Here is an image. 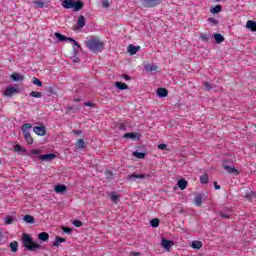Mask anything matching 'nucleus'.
<instances>
[{
  "instance_id": "obj_1",
  "label": "nucleus",
  "mask_w": 256,
  "mask_h": 256,
  "mask_svg": "<svg viewBox=\"0 0 256 256\" xmlns=\"http://www.w3.org/2000/svg\"><path fill=\"white\" fill-rule=\"evenodd\" d=\"M86 47L91 52L99 53L104 50V42L101 41L99 38L94 37L86 41Z\"/></svg>"
},
{
  "instance_id": "obj_2",
  "label": "nucleus",
  "mask_w": 256,
  "mask_h": 256,
  "mask_svg": "<svg viewBox=\"0 0 256 256\" xmlns=\"http://www.w3.org/2000/svg\"><path fill=\"white\" fill-rule=\"evenodd\" d=\"M22 246L29 251H36L37 249H40V244L35 243L33 238H31L28 234H23Z\"/></svg>"
},
{
  "instance_id": "obj_3",
  "label": "nucleus",
  "mask_w": 256,
  "mask_h": 256,
  "mask_svg": "<svg viewBox=\"0 0 256 256\" xmlns=\"http://www.w3.org/2000/svg\"><path fill=\"white\" fill-rule=\"evenodd\" d=\"M64 9H74L76 12L80 11L84 7V3L81 0H77L73 2V0H63L61 3Z\"/></svg>"
},
{
  "instance_id": "obj_4",
  "label": "nucleus",
  "mask_w": 256,
  "mask_h": 256,
  "mask_svg": "<svg viewBox=\"0 0 256 256\" xmlns=\"http://www.w3.org/2000/svg\"><path fill=\"white\" fill-rule=\"evenodd\" d=\"M33 127V125H31L30 123H24L21 127V130L23 132V136L24 139L26 141V143H28L29 145L34 143V138L33 136H31L29 130Z\"/></svg>"
},
{
  "instance_id": "obj_5",
  "label": "nucleus",
  "mask_w": 256,
  "mask_h": 256,
  "mask_svg": "<svg viewBox=\"0 0 256 256\" xmlns=\"http://www.w3.org/2000/svg\"><path fill=\"white\" fill-rule=\"evenodd\" d=\"M144 8H155L163 2V0H140Z\"/></svg>"
},
{
  "instance_id": "obj_6",
  "label": "nucleus",
  "mask_w": 256,
  "mask_h": 256,
  "mask_svg": "<svg viewBox=\"0 0 256 256\" xmlns=\"http://www.w3.org/2000/svg\"><path fill=\"white\" fill-rule=\"evenodd\" d=\"M223 168L227 171L228 174L240 175L239 170L235 169L234 166L227 165L225 161L223 162Z\"/></svg>"
},
{
  "instance_id": "obj_7",
  "label": "nucleus",
  "mask_w": 256,
  "mask_h": 256,
  "mask_svg": "<svg viewBox=\"0 0 256 256\" xmlns=\"http://www.w3.org/2000/svg\"><path fill=\"white\" fill-rule=\"evenodd\" d=\"M38 159L44 161V162H50L54 159H56V154L54 153H47V154H43V155H39Z\"/></svg>"
},
{
  "instance_id": "obj_8",
  "label": "nucleus",
  "mask_w": 256,
  "mask_h": 256,
  "mask_svg": "<svg viewBox=\"0 0 256 256\" xmlns=\"http://www.w3.org/2000/svg\"><path fill=\"white\" fill-rule=\"evenodd\" d=\"M148 177H149V175H147V174H136V173H133V174L127 176V180H133V181H136L137 179L145 180Z\"/></svg>"
},
{
  "instance_id": "obj_9",
  "label": "nucleus",
  "mask_w": 256,
  "mask_h": 256,
  "mask_svg": "<svg viewBox=\"0 0 256 256\" xmlns=\"http://www.w3.org/2000/svg\"><path fill=\"white\" fill-rule=\"evenodd\" d=\"M174 245H175L174 241L162 238L161 246L166 251H170V248L173 247Z\"/></svg>"
},
{
  "instance_id": "obj_10",
  "label": "nucleus",
  "mask_w": 256,
  "mask_h": 256,
  "mask_svg": "<svg viewBox=\"0 0 256 256\" xmlns=\"http://www.w3.org/2000/svg\"><path fill=\"white\" fill-rule=\"evenodd\" d=\"M33 132L36 135L45 136L46 135V127L45 126H36L33 128Z\"/></svg>"
},
{
  "instance_id": "obj_11",
  "label": "nucleus",
  "mask_w": 256,
  "mask_h": 256,
  "mask_svg": "<svg viewBox=\"0 0 256 256\" xmlns=\"http://www.w3.org/2000/svg\"><path fill=\"white\" fill-rule=\"evenodd\" d=\"M18 89L13 86H8L5 89L4 96L11 97L13 94L17 93Z\"/></svg>"
},
{
  "instance_id": "obj_12",
  "label": "nucleus",
  "mask_w": 256,
  "mask_h": 256,
  "mask_svg": "<svg viewBox=\"0 0 256 256\" xmlns=\"http://www.w3.org/2000/svg\"><path fill=\"white\" fill-rule=\"evenodd\" d=\"M140 50H141L140 46H133L132 44L128 45V48H127V52L130 53V55L132 56L136 55Z\"/></svg>"
},
{
  "instance_id": "obj_13",
  "label": "nucleus",
  "mask_w": 256,
  "mask_h": 256,
  "mask_svg": "<svg viewBox=\"0 0 256 256\" xmlns=\"http://www.w3.org/2000/svg\"><path fill=\"white\" fill-rule=\"evenodd\" d=\"M156 96L159 98H166L168 96V90L166 88L160 87L156 90Z\"/></svg>"
},
{
  "instance_id": "obj_14",
  "label": "nucleus",
  "mask_w": 256,
  "mask_h": 256,
  "mask_svg": "<svg viewBox=\"0 0 256 256\" xmlns=\"http://www.w3.org/2000/svg\"><path fill=\"white\" fill-rule=\"evenodd\" d=\"M222 10H223V6H222L221 4H217V5H215V7H212V8L210 9V13H211L212 15H216V14L221 13Z\"/></svg>"
},
{
  "instance_id": "obj_15",
  "label": "nucleus",
  "mask_w": 256,
  "mask_h": 256,
  "mask_svg": "<svg viewBox=\"0 0 256 256\" xmlns=\"http://www.w3.org/2000/svg\"><path fill=\"white\" fill-rule=\"evenodd\" d=\"M144 69L146 71V73H151V72H155L158 70V66L156 65H151L149 63L144 65Z\"/></svg>"
},
{
  "instance_id": "obj_16",
  "label": "nucleus",
  "mask_w": 256,
  "mask_h": 256,
  "mask_svg": "<svg viewBox=\"0 0 256 256\" xmlns=\"http://www.w3.org/2000/svg\"><path fill=\"white\" fill-rule=\"evenodd\" d=\"M54 37L58 39L59 42L63 43L65 41H69L72 37H65L59 32L54 33Z\"/></svg>"
},
{
  "instance_id": "obj_17",
  "label": "nucleus",
  "mask_w": 256,
  "mask_h": 256,
  "mask_svg": "<svg viewBox=\"0 0 256 256\" xmlns=\"http://www.w3.org/2000/svg\"><path fill=\"white\" fill-rule=\"evenodd\" d=\"M193 203H195L196 207H202V203H203L202 194H197L195 196V199L193 200Z\"/></svg>"
},
{
  "instance_id": "obj_18",
  "label": "nucleus",
  "mask_w": 256,
  "mask_h": 256,
  "mask_svg": "<svg viewBox=\"0 0 256 256\" xmlns=\"http://www.w3.org/2000/svg\"><path fill=\"white\" fill-rule=\"evenodd\" d=\"M65 242H66V239L64 237L57 236L56 239L54 240L52 246L58 248L60 244L65 243Z\"/></svg>"
},
{
  "instance_id": "obj_19",
  "label": "nucleus",
  "mask_w": 256,
  "mask_h": 256,
  "mask_svg": "<svg viewBox=\"0 0 256 256\" xmlns=\"http://www.w3.org/2000/svg\"><path fill=\"white\" fill-rule=\"evenodd\" d=\"M67 191V187L65 185H57L54 186V192L58 194H62Z\"/></svg>"
},
{
  "instance_id": "obj_20",
  "label": "nucleus",
  "mask_w": 256,
  "mask_h": 256,
  "mask_svg": "<svg viewBox=\"0 0 256 256\" xmlns=\"http://www.w3.org/2000/svg\"><path fill=\"white\" fill-rule=\"evenodd\" d=\"M246 27L252 32H256V22L253 20H248L246 23Z\"/></svg>"
},
{
  "instance_id": "obj_21",
  "label": "nucleus",
  "mask_w": 256,
  "mask_h": 256,
  "mask_svg": "<svg viewBox=\"0 0 256 256\" xmlns=\"http://www.w3.org/2000/svg\"><path fill=\"white\" fill-rule=\"evenodd\" d=\"M188 182L185 179H180L178 181V187L180 188V190L184 191L187 188Z\"/></svg>"
},
{
  "instance_id": "obj_22",
  "label": "nucleus",
  "mask_w": 256,
  "mask_h": 256,
  "mask_svg": "<svg viewBox=\"0 0 256 256\" xmlns=\"http://www.w3.org/2000/svg\"><path fill=\"white\" fill-rule=\"evenodd\" d=\"M11 79L15 82H22L23 81V76H21L19 73H13L11 75Z\"/></svg>"
},
{
  "instance_id": "obj_23",
  "label": "nucleus",
  "mask_w": 256,
  "mask_h": 256,
  "mask_svg": "<svg viewBox=\"0 0 256 256\" xmlns=\"http://www.w3.org/2000/svg\"><path fill=\"white\" fill-rule=\"evenodd\" d=\"M38 239L40 241H43V242H46L49 240V234L46 233V232H41L39 235H38Z\"/></svg>"
},
{
  "instance_id": "obj_24",
  "label": "nucleus",
  "mask_w": 256,
  "mask_h": 256,
  "mask_svg": "<svg viewBox=\"0 0 256 256\" xmlns=\"http://www.w3.org/2000/svg\"><path fill=\"white\" fill-rule=\"evenodd\" d=\"M115 86L118 90L124 91L128 89V85L122 82L115 83Z\"/></svg>"
},
{
  "instance_id": "obj_25",
  "label": "nucleus",
  "mask_w": 256,
  "mask_h": 256,
  "mask_svg": "<svg viewBox=\"0 0 256 256\" xmlns=\"http://www.w3.org/2000/svg\"><path fill=\"white\" fill-rule=\"evenodd\" d=\"M243 197L245 199H247L248 201L252 202L253 199H256V193L251 191L250 193H247V194L243 195Z\"/></svg>"
},
{
  "instance_id": "obj_26",
  "label": "nucleus",
  "mask_w": 256,
  "mask_h": 256,
  "mask_svg": "<svg viewBox=\"0 0 256 256\" xmlns=\"http://www.w3.org/2000/svg\"><path fill=\"white\" fill-rule=\"evenodd\" d=\"M214 38H215L216 43H218V44L223 43L225 40V38L220 33H215Z\"/></svg>"
},
{
  "instance_id": "obj_27",
  "label": "nucleus",
  "mask_w": 256,
  "mask_h": 256,
  "mask_svg": "<svg viewBox=\"0 0 256 256\" xmlns=\"http://www.w3.org/2000/svg\"><path fill=\"white\" fill-rule=\"evenodd\" d=\"M86 25L85 17L80 15L78 18V26L79 28H83Z\"/></svg>"
},
{
  "instance_id": "obj_28",
  "label": "nucleus",
  "mask_w": 256,
  "mask_h": 256,
  "mask_svg": "<svg viewBox=\"0 0 256 256\" xmlns=\"http://www.w3.org/2000/svg\"><path fill=\"white\" fill-rule=\"evenodd\" d=\"M30 97L35 98V99H40L43 97V93L42 92H37V91H32L30 93Z\"/></svg>"
},
{
  "instance_id": "obj_29",
  "label": "nucleus",
  "mask_w": 256,
  "mask_h": 256,
  "mask_svg": "<svg viewBox=\"0 0 256 256\" xmlns=\"http://www.w3.org/2000/svg\"><path fill=\"white\" fill-rule=\"evenodd\" d=\"M192 249H201L203 244L201 241H193L191 244Z\"/></svg>"
},
{
  "instance_id": "obj_30",
  "label": "nucleus",
  "mask_w": 256,
  "mask_h": 256,
  "mask_svg": "<svg viewBox=\"0 0 256 256\" xmlns=\"http://www.w3.org/2000/svg\"><path fill=\"white\" fill-rule=\"evenodd\" d=\"M32 3L36 8L39 9H43L45 7V3L42 1L34 0Z\"/></svg>"
},
{
  "instance_id": "obj_31",
  "label": "nucleus",
  "mask_w": 256,
  "mask_h": 256,
  "mask_svg": "<svg viewBox=\"0 0 256 256\" xmlns=\"http://www.w3.org/2000/svg\"><path fill=\"white\" fill-rule=\"evenodd\" d=\"M76 145L78 149H85L86 147L85 141L82 138L77 140Z\"/></svg>"
},
{
  "instance_id": "obj_32",
  "label": "nucleus",
  "mask_w": 256,
  "mask_h": 256,
  "mask_svg": "<svg viewBox=\"0 0 256 256\" xmlns=\"http://www.w3.org/2000/svg\"><path fill=\"white\" fill-rule=\"evenodd\" d=\"M109 198L115 204H117L119 202V195L118 194L110 193Z\"/></svg>"
},
{
  "instance_id": "obj_33",
  "label": "nucleus",
  "mask_w": 256,
  "mask_h": 256,
  "mask_svg": "<svg viewBox=\"0 0 256 256\" xmlns=\"http://www.w3.org/2000/svg\"><path fill=\"white\" fill-rule=\"evenodd\" d=\"M24 222L29 223V224H34L35 223V219L31 215H25L24 216Z\"/></svg>"
},
{
  "instance_id": "obj_34",
  "label": "nucleus",
  "mask_w": 256,
  "mask_h": 256,
  "mask_svg": "<svg viewBox=\"0 0 256 256\" xmlns=\"http://www.w3.org/2000/svg\"><path fill=\"white\" fill-rule=\"evenodd\" d=\"M133 155L136 159H145L146 157L144 152H133Z\"/></svg>"
},
{
  "instance_id": "obj_35",
  "label": "nucleus",
  "mask_w": 256,
  "mask_h": 256,
  "mask_svg": "<svg viewBox=\"0 0 256 256\" xmlns=\"http://www.w3.org/2000/svg\"><path fill=\"white\" fill-rule=\"evenodd\" d=\"M10 247H11V251L13 253H16L18 251V242L17 241H13L11 244H10Z\"/></svg>"
},
{
  "instance_id": "obj_36",
  "label": "nucleus",
  "mask_w": 256,
  "mask_h": 256,
  "mask_svg": "<svg viewBox=\"0 0 256 256\" xmlns=\"http://www.w3.org/2000/svg\"><path fill=\"white\" fill-rule=\"evenodd\" d=\"M32 83H33L34 85L38 86V87H42V86H43V82H41V81L39 80V78L33 77V78H32Z\"/></svg>"
},
{
  "instance_id": "obj_37",
  "label": "nucleus",
  "mask_w": 256,
  "mask_h": 256,
  "mask_svg": "<svg viewBox=\"0 0 256 256\" xmlns=\"http://www.w3.org/2000/svg\"><path fill=\"white\" fill-rule=\"evenodd\" d=\"M160 224V220L158 218H155L153 220L150 221V225L154 228H157Z\"/></svg>"
},
{
  "instance_id": "obj_38",
  "label": "nucleus",
  "mask_w": 256,
  "mask_h": 256,
  "mask_svg": "<svg viewBox=\"0 0 256 256\" xmlns=\"http://www.w3.org/2000/svg\"><path fill=\"white\" fill-rule=\"evenodd\" d=\"M200 183H202V184L208 183V175L206 173L204 175L200 176Z\"/></svg>"
},
{
  "instance_id": "obj_39",
  "label": "nucleus",
  "mask_w": 256,
  "mask_h": 256,
  "mask_svg": "<svg viewBox=\"0 0 256 256\" xmlns=\"http://www.w3.org/2000/svg\"><path fill=\"white\" fill-rule=\"evenodd\" d=\"M124 139H135L136 138V134L135 133H126L124 134Z\"/></svg>"
},
{
  "instance_id": "obj_40",
  "label": "nucleus",
  "mask_w": 256,
  "mask_h": 256,
  "mask_svg": "<svg viewBox=\"0 0 256 256\" xmlns=\"http://www.w3.org/2000/svg\"><path fill=\"white\" fill-rule=\"evenodd\" d=\"M69 42L74 43V50H76V47L78 49H81V46L76 42V40L74 38H70Z\"/></svg>"
},
{
  "instance_id": "obj_41",
  "label": "nucleus",
  "mask_w": 256,
  "mask_h": 256,
  "mask_svg": "<svg viewBox=\"0 0 256 256\" xmlns=\"http://www.w3.org/2000/svg\"><path fill=\"white\" fill-rule=\"evenodd\" d=\"M13 223V218L11 216H7L5 218V225H11Z\"/></svg>"
},
{
  "instance_id": "obj_42",
  "label": "nucleus",
  "mask_w": 256,
  "mask_h": 256,
  "mask_svg": "<svg viewBox=\"0 0 256 256\" xmlns=\"http://www.w3.org/2000/svg\"><path fill=\"white\" fill-rule=\"evenodd\" d=\"M72 225H74L77 228H80L81 226H83V223L80 220H75L74 222H72Z\"/></svg>"
},
{
  "instance_id": "obj_43",
  "label": "nucleus",
  "mask_w": 256,
  "mask_h": 256,
  "mask_svg": "<svg viewBox=\"0 0 256 256\" xmlns=\"http://www.w3.org/2000/svg\"><path fill=\"white\" fill-rule=\"evenodd\" d=\"M201 40L204 42L210 41V36L207 34L201 35Z\"/></svg>"
},
{
  "instance_id": "obj_44",
  "label": "nucleus",
  "mask_w": 256,
  "mask_h": 256,
  "mask_svg": "<svg viewBox=\"0 0 256 256\" xmlns=\"http://www.w3.org/2000/svg\"><path fill=\"white\" fill-rule=\"evenodd\" d=\"M62 231H63V233L71 234L72 233V228L63 227Z\"/></svg>"
},
{
  "instance_id": "obj_45",
  "label": "nucleus",
  "mask_w": 256,
  "mask_h": 256,
  "mask_svg": "<svg viewBox=\"0 0 256 256\" xmlns=\"http://www.w3.org/2000/svg\"><path fill=\"white\" fill-rule=\"evenodd\" d=\"M71 133H72V134H75V135H77V136H80V135H82L83 132H82V130H75V129H74V130H71Z\"/></svg>"
},
{
  "instance_id": "obj_46",
  "label": "nucleus",
  "mask_w": 256,
  "mask_h": 256,
  "mask_svg": "<svg viewBox=\"0 0 256 256\" xmlns=\"http://www.w3.org/2000/svg\"><path fill=\"white\" fill-rule=\"evenodd\" d=\"M220 217L224 218V219H229L230 218V214H226L224 212H220Z\"/></svg>"
},
{
  "instance_id": "obj_47",
  "label": "nucleus",
  "mask_w": 256,
  "mask_h": 256,
  "mask_svg": "<svg viewBox=\"0 0 256 256\" xmlns=\"http://www.w3.org/2000/svg\"><path fill=\"white\" fill-rule=\"evenodd\" d=\"M204 86H205V89H206L207 91L212 90V86H211V84H210V83L205 82V83H204Z\"/></svg>"
},
{
  "instance_id": "obj_48",
  "label": "nucleus",
  "mask_w": 256,
  "mask_h": 256,
  "mask_svg": "<svg viewBox=\"0 0 256 256\" xmlns=\"http://www.w3.org/2000/svg\"><path fill=\"white\" fill-rule=\"evenodd\" d=\"M102 6H103V8L108 9L110 6L109 1H107V0L103 1Z\"/></svg>"
},
{
  "instance_id": "obj_49",
  "label": "nucleus",
  "mask_w": 256,
  "mask_h": 256,
  "mask_svg": "<svg viewBox=\"0 0 256 256\" xmlns=\"http://www.w3.org/2000/svg\"><path fill=\"white\" fill-rule=\"evenodd\" d=\"M208 21H209L210 24H214V25H217V23H218V21L214 18H209Z\"/></svg>"
},
{
  "instance_id": "obj_50",
  "label": "nucleus",
  "mask_w": 256,
  "mask_h": 256,
  "mask_svg": "<svg viewBox=\"0 0 256 256\" xmlns=\"http://www.w3.org/2000/svg\"><path fill=\"white\" fill-rule=\"evenodd\" d=\"M40 153H41V151L38 150V149H33V150L31 151V154H33V155H39Z\"/></svg>"
},
{
  "instance_id": "obj_51",
  "label": "nucleus",
  "mask_w": 256,
  "mask_h": 256,
  "mask_svg": "<svg viewBox=\"0 0 256 256\" xmlns=\"http://www.w3.org/2000/svg\"><path fill=\"white\" fill-rule=\"evenodd\" d=\"M158 148H159L160 150H165V149L167 148V145H166V144H159V145H158Z\"/></svg>"
},
{
  "instance_id": "obj_52",
  "label": "nucleus",
  "mask_w": 256,
  "mask_h": 256,
  "mask_svg": "<svg viewBox=\"0 0 256 256\" xmlns=\"http://www.w3.org/2000/svg\"><path fill=\"white\" fill-rule=\"evenodd\" d=\"M14 150L16 152H20L21 151V146L19 144H16Z\"/></svg>"
},
{
  "instance_id": "obj_53",
  "label": "nucleus",
  "mask_w": 256,
  "mask_h": 256,
  "mask_svg": "<svg viewBox=\"0 0 256 256\" xmlns=\"http://www.w3.org/2000/svg\"><path fill=\"white\" fill-rule=\"evenodd\" d=\"M214 187H215L216 190H220V189H221V186H219V185L217 184V182H214Z\"/></svg>"
},
{
  "instance_id": "obj_54",
  "label": "nucleus",
  "mask_w": 256,
  "mask_h": 256,
  "mask_svg": "<svg viewBox=\"0 0 256 256\" xmlns=\"http://www.w3.org/2000/svg\"><path fill=\"white\" fill-rule=\"evenodd\" d=\"M131 255L132 256H140V253L139 252H131Z\"/></svg>"
},
{
  "instance_id": "obj_55",
  "label": "nucleus",
  "mask_w": 256,
  "mask_h": 256,
  "mask_svg": "<svg viewBox=\"0 0 256 256\" xmlns=\"http://www.w3.org/2000/svg\"><path fill=\"white\" fill-rule=\"evenodd\" d=\"M85 106H86V107H93V104L90 103V102H87V103H85Z\"/></svg>"
},
{
  "instance_id": "obj_56",
  "label": "nucleus",
  "mask_w": 256,
  "mask_h": 256,
  "mask_svg": "<svg viewBox=\"0 0 256 256\" xmlns=\"http://www.w3.org/2000/svg\"><path fill=\"white\" fill-rule=\"evenodd\" d=\"M123 78H124L125 80H130V76L127 75V74H125V75L123 76Z\"/></svg>"
},
{
  "instance_id": "obj_57",
  "label": "nucleus",
  "mask_w": 256,
  "mask_h": 256,
  "mask_svg": "<svg viewBox=\"0 0 256 256\" xmlns=\"http://www.w3.org/2000/svg\"><path fill=\"white\" fill-rule=\"evenodd\" d=\"M74 62H75V63H80V59H79V58H75V59H74Z\"/></svg>"
},
{
  "instance_id": "obj_58",
  "label": "nucleus",
  "mask_w": 256,
  "mask_h": 256,
  "mask_svg": "<svg viewBox=\"0 0 256 256\" xmlns=\"http://www.w3.org/2000/svg\"><path fill=\"white\" fill-rule=\"evenodd\" d=\"M106 175H112V172L110 170H107Z\"/></svg>"
},
{
  "instance_id": "obj_59",
  "label": "nucleus",
  "mask_w": 256,
  "mask_h": 256,
  "mask_svg": "<svg viewBox=\"0 0 256 256\" xmlns=\"http://www.w3.org/2000/svg\"><path fill=\"white\" fill-rule=\"evenodd\" d=\"M1 238H2V232H1V230H0V240H1Z\"/></svg>"
},
{
  "instance_id": "obj_60",
  "label": "nucleus",
  "mask_w": 256,
  "mask_h": 256,
  "mask_svg": "<svg viewBox=\"0 0 256 256\" xmlns=\"http://www.w3.org/2000/svg\"><path fill=\"white\" fill-rule=\"evenodd\" d=\"M216 1H221V0H216Z\"/></svg>"
},
{
  "instance_id": "obj_61",
  "label": "nucleus",
  "mask_w": 256,
  "mask_h": 256,
  "mask_svg": "<svg viewBox=\"0 0 256 256\" xmlns=\"http://www.w3.org/2000/svg\"><path fill=\"white\" fill-rule=\"evenodd\" d=\"M255 148H256V145H255Z\"/></svg>"
}]
</instances>
